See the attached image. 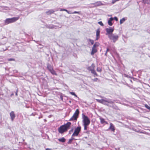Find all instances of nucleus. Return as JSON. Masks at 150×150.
<instances>
[{"mask_svg":"<svg viewBox=\"0 0 150 150\" xmlns=\"http://www.w3.org/2000/svg\"><path fill=\"white\" fill-rule=\"evenodd\" d=\"M71 123L68 122L67 124L61 126L58 129V132L62 134L67 131L69 129L71 125Z\"/></svg>","mask_w":150,"mask_h":150,"instance_id":"nucleus-1","label":"nucleus"},{"mask_svg":"<svg viewBox=\"0 0 150 150\" xmlns=\"http://www.w3.org/2000/svg\"><path fill=\"white\" fill-rule=\"evenodd\" d=\"M96 100L99 103L107 105L108 106H109V105L107 103L112 104L114 103V101H112L111 99H108L105 98H103V99L100 100L96 99Z\"/></svg>","mask_w":150,"mask_h":150,"instance_id":"nucleus-2","label":"nucleus"},{"mask_svg":"<svg viewBox=\"0 0 150 150\" xmlns=\"http://www.w3.org/2000/svg\"><path fill=\"white\" fill-rule=\"evenodd\" d=\"M119 37V36L116 33H113L110 35L108 38L110 40H112L114 43H115L118 40Z\"/></svg>","mask_w":150,"mask_h":150,"instance_id":"nucleus-3","label":"nucleus"},{"mask_svg":"<svg viewBox=\"0 0 150 150\" xmlns=\"http://www.w3.org/2000/svg\"><path fill=\"white\" fill-rule=\"evenodd\" d=\"M18 19V17H13L11 18H7L5 21V24L7 25L13 23L17 21Z\"/></svg>","mask_w":150,"mask_h":150,"instance_id":"nucleus-4","label":"nucleus"},{"mask_svg":"<svg viewBox=\"0 0 150 150\" xmlns=\"http://www.w3.org/2000/svg\"><path fill=\"white\" fill-rule=\"evenodd\" d=\"M82 116L83 118V125H89L90 123L89 118L83 114H82Z\"/></svg>","mask_w":150,"mask_h":150,"instance_id":"nucleus-5","label":"nucleus"},{"mask_svg":"<svg viewBox=\"0 0 150 150\" xmlns=\"http://www.w3.org/2000/svg\"><path fill=\"white\" fill-rule=\"evenodd\" d=\"M81 129V127L79 126L75 129L74 132L72 135V137L77 136H78Z\"/></svg>","mask_w":150,"mask_h":150,"instance_id":"nucleus-6","label":"nucleus"},{"mask_svg":"<svg viewBox=\"0 0 150 150\" xmlns=\"http://www.w3.org/2000/svg\"><path fill=\"white\" fill-rule=\"evenodd\" d=\"M105 30L106 32V35H108V37L111 34H112L114 30V28L109 27V28H107L105 29Z\"/></svg>","mask_w":150,"mask_h":150,"instance_id":"nucleus-7","label":"nucleus"},{"mask_svg":"<svg viewBox=\"0 0 150 150\" xmlns=\"http://www.w3.org/2000/svg\"><path fill=\"white\" fill-rule=\"evenodd\" d=\"M10 115L11 121H13L16 117V115L14 112L13 111H11L10 113Z\"/></svg>","mask_w":150,"mask_h":150,"instance_id":"nucleus-8","label":"nucleus"},{"mask_svg":"<svg viewBox=\"0 0 150 150\" xmlns=\"http://www.w3.org/2000/svg\"><path fill=\"white\" fill-rule=\"evenodd\" d=\"M110 126L108 129L114 132L115 130V127L113 125L112 123H110Z\"/></svg>","mask_w":150,"mask_h":150,"instance_id":"nucleus-9","label":"nucleus"},{"mask_svg":"<svg viewBox=\"0 0 150 150\" xmlns=\"http://www.w3.org/2000/svg\"><path fill=\"white\" fill-rule=\"evenodd\" d=\"M102 3L100 1H97L94 3L91 4L94 5L95 6H100L102 5Z\"/></svg>","mask_w":150,"mask_h":150,"instance_id":"nucleus-10","label":"nucleus"},{"mask_svg":"<svg viewBox=\"0 0 150 150\" xmlns=\"http://www.w3.org/2000/svg\"><path fill=\"white\" fill-rule=\"evenodd\" d=\"M100 31L99 29H98L96 32V40H98L99 38Z\"/></svg>","mask_w":150,"mask_h":150,"instance_id":"nucleus-11","label":"nucleus"},{"mask_svg":"<svg viewBox=\"0 0 150 150\" xmlns=\"http://www.w3.org/2000/svg\"><path fill=\"white\" fill-rule=\"evenodd\" d=\"M95 67V66L94 64H92L87 69L89 71H91L94 69Z\"/></svg>","mask_w":150,"mask_h":150,"instance_id":"nucleus-12","label":"nucleus"},{"mask_svg":"<svg viewBox=\"0 0 150 150\" xmlns=\"http://www.w3.org/2000/svg\"><path fill=\"white\" fill-rule=\"evenodd\" d=\"M97 51V50L96 48L93 47L92 48V50L91 53V55H93L95 53H96Z\"/></svg>","mask_w":150,"mask_h":150,"instance_id":"nucleus-13","label":"nucleus"},{"mask_svg":"<svg viewBox=\"0 0 150 150\" xmlns=\"http://www.w3.org/2000/svg\"><path fill=\"white\" fill-rule=\"evenodd\" d=\"M113 20V18L112 17L110 18L108 21V24L110 26H112V21Z\"/></svg>","mask_w":150,"mask_h":150,"instance_id":"nucleus-14","label":"nucleus"},{"mask_svg":"<svg viewBox=\"0 0 150 150\" xmlns=\"http://www.w3.org/2000/svg\"><path fill=\"white\" fill-rule=\"evenodd\" d=\"M100 123L103 124L104 123H105L106 124H108V123L107 122L105 121L104 119L102 117H100Z\"/></svg>","mask_w":150,"mask_h":150,"instance_id":"nucleus-15","label":"nucleus"},{"mask_svg":"<svg viewBox=\"0 0 150 150\" xmlns=\"http://www.w3.org/2000/svg\"><path fill=\"white\" fill-rule=\"evenodd\" d=\"M77 117L74 115H73L72 117L69 119V121H72L74 120H76L77 119Z\"/></svg>","mask_w":150,"mask_h":150,"instance_id":"nucleus-16","label":"nucleus"},{"mask_svg":"<svg viewBox=\"0 0 150 150\" xmlns=\"http://www.w3.org/2000/svg\"><path fill=\"white\" fill-rule=\"evenodd\" d=\"M54 11L53 10H51L46 12V13L47 15H50L53 13Z\"/></svg>","mask_w":150,"mask_h":150,"instance_id":"nucleus-17","label":"nucleus"},{"mask_svg":"<svg viewBox=\"0 0 150 150\" xmlns=\"http://www.w3.org/2000/svg\"><path fill=\"white\" fill-rule=\"evenodd\" d=\"M55 26L53 25H47L46 27L47 28H49L51 29H53L54 28Z\"/></svg>","mask_w":150,"mask_h":150,"instance_id":"nucleus-18","label":"nucleus"},{"mask_svg":"<svg viewBox=\"0 0 150 150\" xmlns=\"http://www.w3.org/2000/svg\"><path fill=\"white\" fill-rule=\"evenodd\" d=\"M79 110L78 109H77L76 110L75 112H74V115L76 116L77 117H78V116L79 114Z\"/></svg>","mask_w":150,"mask_h":150,"instance_id":"nucleus-19","label":"nucleus"},{"mask_svg":"<svg viewBox=\"0 0 150 150\" xmlns=\"http://www.w3.org/2000/svg\"><path fill=\"white\" fill-rule=\"evenodd\" d=\"M61 11H66L68 13V14H71V12L69 11L67 9H61L60 10Z\"/></svg>","mask_w":150,"mask_h":150,"instance_id":"nucleus-20","label":"nucleus"},{"mask_svg":"<svg viewBox=\"0 0 150 150\" xmlns=\"http://www.w3.org/2000/svg\"><path fill=\"white\" fill-rule=\"evenodd\" d=\"M65 139L64 137L58 139L59 141L60 142H65Z\"/></svg>","mask_w":150,"mask_h":150,"instance_id":"nucleus-21","label":"nucleus"},{"mask_svg":"<svg viewBox=\"0 0 150 150\" xmlns=\"http://www.w3.org/2000/svg\"><path fill=\"white\" fill-rule=\"evenodd\" d=\"M100 44L99 42H96L93 45V47L96 48V47L98 46Z\"/></svg>","mask_w":150,"mask_h":150,"instance_id":"nucleus-22","label":"nucleus"},{"mask_svg":"<svg viewBox=\"0 0 150 150\" xmlns=\"http://www.w3.org/2000/svg\"><path fill=\"white\" fill-rule=\"evenodd\" d=\"M145 4H150V0H142Z\"/></svg>","mask_w":150,"mask_h":150,"instance_id":"nucleus-23","label":"nucleus"},{"mask_svg":"<svg viewBox=\"0 0 150 150\" xmlns=\"http://www.w3.org/2000/svg\"><path fill=\"white\" fill-rule=\"evenodd\" d=\"M125 21V19L124 18H122V19H121L120 20V24H122Z\"/></svg>","mask_w":150,"mask_h":150,"instance_id":"nucleus-24","label":"nucleus"},{"mask_svg":"<svg viewBox=\"0 0 150 150\" xmlns=\"http://www.w3.org/2000/svg\"><path fill=\"white\" fill-rule=\"evenodd\" d=\"M47 68L50 71H51L53 69L52 67L50 65H48L47 66Z\"/></svg>","mask_w":150,"mask_h":150,"instance_id":"nucleus-25","label":"nucleus"},{"mask_svg":"<svg viewBox=\"0 0 150 150\" xmlns=\"http://www.w3.org/2000/svg\"><path fill=\"white\" fill-rule=\"evenodd\" d=\"M51 73L53 75H57L56 72L55 71H54L53 69L50 71Z\"/></svg>","mask_w":150,"mask_h":150,"instance_id":"nucleus-26","label":"nucleus"},{"mask_svg":"<svg viewBox=\"0 0 150 150\" xmlns=\"http://www.w3.org/2000/svg\"><path fill=\"white\" fill-rule=\"evenodd\" d=\"M91 71L92 73L96 75V76H97V74L96 73L94 69H93V70H92Z\"/></svg>","mask_w":150,"mask_h":150,"instance_id":"nucleus-27","label":"nucleus"},{"mask_svg":"<svg viewBox=\"0 0 150 150\" xmlns=\"http://www.w3.org/2000/svg\"><path fill=\"white\" fill-rule=\"evenodd\" d=\"M80 12L74 11V12H71V14L78 13V14H80Z\"/></svg>","mask_w":150,"mask_h":150,"instance_id":"nucleus-28","label":"nucleus"},{"mask_svg":"<svg viewBox=\"0 0 150 150\" xmlns=\"http://www.w3.org/2000/svg\"><path fill=\"white\" fill-rule=\"evenodd\" d=\"M145 107L146 108H147V109L149 110H150V106H148L147 105V104H145Z\"/></svg>","mask_w":150,"mask_h":150,"instance_id":"nucleus-29","label":"nucleus"},{"mask_svg":"<svg viewBox=\"0 0 150 150\" xmlns=\"http://www.w3.org/2000/svg\"><path fill=\"white\" fill-rule=\"evenodd\" d=\"M70 93L72 95H74L76 97H77V96L73 92H70Z\"/></svg>","mask_w":150,"mask_h":150,"instance_id":"nucleus-30","label":"nucleus"},{"mask_svg":"<svg viewBox=\"0 0 150 150\" xmlns=\"http://www.w3.org/2000/svg\"><path fill=\"white\" fill-rule=\"evenodd\" d=\"M97 70L98 71L101 72L102 71V69L100 67H97Z\"/></svg>","mask_w":150,"mask_h":150,"instance_id":"nucleus-31","label":"nucleus"},{"mask_svg":"<svg viewBox=\"0 0 150 150\" xmlns=\"http://www.w3.org/2000/svg\"><path fill=\"white\" fill-rule=\"evenodd\" d=\"M89 41L91 42L92 45H93L94 43V41L93 40H92L91 39H89Z\"/></svg>","mask_w":150,"mask_h":150,"instance_id":"nucleus-32","label":"nucleus"},{"mask_svg":"<svg viewBox=\"0 0 150 150\" xmlns=\"http://www.w3.org/2000/svg\"><path fill=\"white\" fill-rule=\"evenodd\" d=\"M120 0H112V4H114L116 1H118Z\"/></svg>","mask_w":150,"mask_h":150,"instance_id":"nucleus-33","label":"nucleus"},{"mask_svg":"<svg viewBox=\"0 0 150 150\" xmlns=\"http://www.w3.org/2000/svg\"><path fill=\"white\" fill-rule=\"evenodd\" d=\"M88 125H83V126H84V130H86L87 129V126Z\"/></svg>","mask_w":150,"mask_h":150,"instance_id":"nucleus-34","label":"nucleus"},{"mask_svg":"<svg viewBox=\"0 0 150 150\" xmlns=\"http://www.w3.org/2000/svg\"><path fill=\"white\" fill-rule=\"evenodd\" d=\"M98 23L99 24H100V25L101 26H103V23H102V21H99L98 22Z\"/></svg>","mask_w":150,"mask_h":150,"instance_id":"nucleus-35","label":"nucleus"},{"mask_svg":"<svg viewBox=\"0 0 150 150\" xmlns=\"http://www.w3.org/2000/svg\"><path fill=\"white\" fill-rule=\"evenodd\" d=\"M72 139H69V141H68V142L67 143H68V144H71V143L72 142Z\"/></svg>","mask_w":150,"mask_h":150,"instance_id":"nucleus-36","label":"nucleus"},{"mask_svg":"<svg viewBox=\"0 0 150 150\" xmlns=\"http://www.w3.org/2000/svg\"><path fill=\"white\" fill-rule=\"evenodd\" d=\"M8 60L9 61H14V59L13 58H10V59H8Z\"/></svg>","mask_w":150,"mask_h":150,"instance_id":"nucleus-37","label":"nucleus"},{"mask_svg":"<svg viewBox=\"0 0 150 150\" xmlns=\"http://www.w3.org/2000/svg\"><path fill=\"white\" fill-rule=\"evenodd\" d=\"M92 80L94 81H97L98 80V79L97 78H96L92 79Z\"/></svg>","mask_w":150,"mask_h":150,"instance_id":"nucleus-38","label":"nucleus"},{"mask_svg":"<svg viewBox=\"0 0 150 150\" xmlns=\"http://www.w3.org/2000/svg\"><path fill=\"white\" fill-rule=\"evenodd\" d=\"M114 19L116 21H118V19L116 17H114L113 18V19Z\"/></svg>","mask_w":150,"mask_h":150,"instance_id":"nucleus-39","label":"nucleus"},{"mask_svg":"<svg viewBox=\"0 0 150 150\" xmlns=\"http://www.w3.org/2000/svg\"><path fill=\"white\" fill-rule=\"evenodd\" d=\"M6 42H4V43H1L0 44V45H4L5 44Z\"/></svg>","mask_w":150,"mask_h":150,"instance_id":"nucleus-40","label":"nucleus"},{"mask_svg":"<svg viewBox=\"0 0 150 150\" xmlns=\"http://www.w3.org/2000/svg\"><path fill=\"white\" fill-rule=\"evenodd\" d=\"M72 139V141L73 140H75V139L74 138H73V137H72V136H71V139Z\"/></svg>","mask_w":150,"mask_h":150,"instance_id":"nucleus-41","label":"nucleus"},{"mask_svg":"<svg viewBox=\"0 0 150 150\" xmlns=\"http://www.w3.org/2000/svg\"><path fill=\"white\" fill-rule=\"evenodd\" d=\"M17 92H18V89L17 90V91L16 92V96H17Z\"/></svg>","mask_w":150,"mask_h":150,"instance_id":"nucleus-42","label":"nucleus"},{"mask_svg":"<svg viewBox=\"0 0 150 150\" xmlns=\"http://www.w3.org/2000/svg\"><path fill=\"white\" fill-rule=\"evenodd\" d=\"M109 50V49H108V48H107V50H106V52H107Z\"/></svg>","mask_w":150,"mask_h":150,"instance_id":"nucleus-43","label":"nucleus"},{"mask_svg":"<svg viewBox=\"0 0 150 150\" xmlns=\"http://www.w3.org/2000/svg\"><path fill=\"white\" fill-rule=\"evenodd\" d=\"M73 131V129H71V130H70L69 131V133H70V132Z\"/></svg>","mask_w":150,"mask_h":150,"instance_id":"nucleus-44","label":"nucleus"},{"mask_svg":"<svg viewBox=\"0 0 150 150\" xmlns=\"http://www.w3.org/2000/svg\"><path fill=\"white\" fill-rule=\"evenodd\" d=\"M147 31L150 34V30H148Z\"/></svg>","mask_w":150,"mask_h":150,"instance_id":"nucleus-45","label":"nucleus"},{"mask_svg":"<svg viewBox=\"0 0 150 150\" xmlns=\"http://www.w3.org/2000/svg\"><path fill=\"white\" fill-rule=\"evenodd\" d=\"M107 52H106L105 53V56H107Z\"/></svg>","mask_w":150,"mask_h":150,"instance_id":"nucleus-46","label":"nucleus"},{"mask_svg":"<svg viewBox=\"0 0 150 150\" xmlns=\"http://www.w3.org/2000/svg\"><path fill=\"white\" fill-rule=\"evenodd\" d=\"M50 150V149H48V148H47V149H46V150Z\"/></svg>","mask_w":150,"mask_h":150,"instance_id":"nucleus-47","label":"nucleus"},{"mask_svg":"<svg viewBox=\"0 0 150 150\" xmlns=\"http://www.w3.org/2000/svg\"><path fill=\"white\" fill-rule=\"evenodd\" d=\"M41 118V117H39L38 118H39V119H40Z\"/></svg>","mask_w":150,"mask_h":150,"instance_id":"nucleus-48","label":"nucleus"},{"mask_svg":"<svg viewBox=\"0 0 150 150\" xmlns=\"http://www.w3.org/2000/svg\"><path fill=\"white\" fill-rule=\"evenodd\" d=\"M86 139L87 138V137H84Z\"/></svg>","mask_w":150,"mask_h":150,"instance_id":"nucleus-49","label":"nucleus"},{"mask_svg":"<svg viewBox=\"0 0 150 150\" xmlns=\"http://www.w3.org/2000/svg\"><path fill=\"white\" fill-rule=\"evenodd\" d=\"M42 47H41V46H40V48H42Z\"/></svg>","mask_w":150,"mask_h":150,"instance_id":"nucleus-50","label":"nucleus"},{"mask_svg":"<svg viewBox=\"0 0 150 150\" xmlns=\"http://www.w3.org/2000/svg\"><path fill=\"white\" fill-rule=\"evenodd\" d=\"M42 47H41V46H40V48H42Z\"/></svg>","mask_w":150,"mask_h":150,"instance_id":"nucleus-51","label":"nucleus"}]
</instances>
